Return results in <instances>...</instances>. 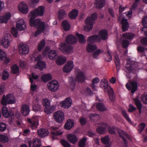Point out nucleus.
Returning <instances> with one entry per match:
<instances>
[{
  "instance_id": "obj_12",
  "label": "nucleus",
  "mask_w": 147,
  "mask_h": 147,
  "mask_svg": "<svg viewBox=\"0 0 147 147\" xmlns=\"http://www.w3.org/2000/svg\"><path fill=\"white\" fill-rule=\"evenodd\" d=\"M73 48L71 46L63 42L60 45L59 49L64 53H69L70 52Z\"/></svg>"
},
{
  "instance_id": "obj_38",
  "label": "nucleus",
  "mask_w": 147,
  "mask_h": 147,
  "mask_svg": "<svg viewBox=\"0 0 147 147\" xmlns=\"http://www.w3.org/2000/svg\"><path fill=\"white\" fill-rule=\"evenodd\" d=\"M78 14V11L76 9H74L69 13V16L71 19H75Z\"/></svg>"
},
{
  "instance_id": "obj_6",
  "label": "nucleus",
  "mask_w": 147,
  "mask_h": 147,
  "mask_svg": "<svg viewBox=\"0 0 147 147\" xmlns=\"http://www.w3.org/2000/svg\"><path fill=\"white\" fill-rule=\"evenodd\" d=\"M47 86L51 92H55L58 90L59 84L57 81L53 80L47 84Z\"/></svg>"
},
{
  "instance_id": "obj_44",
  "label": "nucleus",
  "mask_w": 147,
  "mask_h": 147,
  "mask_svg": "<svg viewBox=\"0 0 147 147\" xmlns=\"http://www.w3.org/2000/svg\"><path fill=\"white\" fill-rule=\"evenodd\" d=\"M96 107L98 110L100 111H103L107 110V109L105 105L102 103H97L96 105Z\"/></svg>"
},
{
  "instance_id": "obj_13",
  "label": "nucleus",
  "mask_w": 147,
  "mask_h": 147,
  "mask_svg": "<svg viewBox=\"0 0 147 147\" xmlns=\"http://www.w3.org/2000/svg\"><path fill=\"white\" fill-rule=\"evenodd\" d=\"M45 24L44 22H42L40 18H37V34L44 32Z\"/></svg>"
},
{
  "instance_id": "obj_30",
  "label": "nucleus",
  "mask_w": 147,
  "mask_h": 147,
  "mask_svg": "<svg viewBox=\"0 0 147 147\" xmlns=\"http://www.w3.org/2000/svg\"><path fill=\"white\" fill-rule=\"evenodd\" d=\"M74 126V122L73 120L68 119L65 123L64 128L66 129H70Z\"/></svg>"
},
{
  "instance_id": "obj_27",
  "label": "nucleus",
  "mask_w": 147,
  "mask_h": 147,
  "mask_svg": "<svg viewBox=\"0 0 147 147\" xmlns=\"http://www.w3.org/2000/svg\"><path fill=\"white\" fill-rule=\"evenodd\" d=\"M67 138L68 141L71 143L75 144L78 141V139L75 135L73 134H69L67 135Z\"/></svg>"
},
{
  "instance_id": "obj_46",
  "label": "nucleus",
  "mask_w": 147,
  "mask_h": 147,
  "mask_svg": "<svg viewBox=\"0 0 147 147\" xmlns=\"http://www.w3.org/2000/svg\"><path fill=\"white\" fill-rule=\"evenodd\" d=\"M134 100L138 109L139 110V113L140 114L141 112V109L142 108L141 103L137 98L134 99Z\"/></svg>"
},
{
  "instance_id": "obj_21",
  "label": "nucleus",
  "mask_w": 147,
  "mask_h": 147,
  "mask_svg": "<svg viewBox=\"0 0 147 147\" xmlns=\"http://www.w3.org/2000/svg\"><path fill=\"white\" fill-rule=\"evenodd\" d=\"M99 36L100 37L101 40H105L107 39L108 37V33L107 31L103 29L100 30L98 33Z\"/></svg>"
},
{
  "instance_id": "obj_60",
  "label": "nucleus",
  "mask_w": 147,
  "mask_h": 147,
  "mask_svg": "<svg viewBox=\"0 0 147 147\" xmlns=\"http://www.w3.org/2000/svg\"><path fill=\"white\" fill-rule=\"evenodd\" d=\"M109 136H105L101 139L102 142L104 144H107L109 143Z\"/></svg>"
},
{
  "instance_id": "obj_36",
  "label": "nucleus",
  "mask_w": 147,
  "mask_h": 147,
  "mask_svg": "<svg viewBox=\"0 0 147 147\" xmlns=\"http://www.w3.org/2000/svg\"><path fill=\"white\" fill-rule=\"evenodd\" d=\"M58 18L60 20H61L64 18L66 16V14L65 11L63 9H59L58 11Z\"/></svg>"
},
{
  "instance_id": "obj_45",
  "label": "nucleus",
  "mask_w": 147,
  "mask_h": 147,
  "mask_svg": "<svg viewBox=\"0 0 147 147\" xmlns=\"http://www.w3.org/2000/svg\"><path fill=\"white\" fill-rule=\"evenodd\" d=\"M76 36L78 37L79 42L83 44L86 42V40L84 36L82 34H79L78 33L76 34Z\"/></svg>"
},
{
  "instance_id": "obj_3",
  "label": "nucleus",
  "mask_w": 147,
  "mask_h": 147,
  "mask_svg": "<svg viewBox=\"0 0 147 147\" xmlns=\"http://www.w3.org/2000/svg\"><path fill=\"white\" fill-rule=\"evenodd\" d=\"M16 102V99L13 95L11 94H8L6 96L3 95L2 97L1 103L3 105L7 104H13Z\"/></svg>"
},
{
  "instance_id": "obj_54",
  "label": "nucleus",
  "mask_w": 147,
  "mask_h": 147,
  "mask_svg": "<svg viewBox=\"0 0 147 147\" xmlns=\"http://www.w3.org/2000/svg\"><path fill=\"white\" fill-rule=\"evenodd\" d=\"M60 142L64 147H71V145L66 140L62 139Z\"/></svg>"
},
{
  "instance_id": "obj_28",
  "label": "nucleus",
  "mask_w": 147,
  "mask_h": 147,
  "mask_svg": "<svg viewBox=\"0 0 147 147\" xmlns=\"http://www.w3.org/2000/svg\"><path fill=\"white\" fill-rule=\"evenodd\" d=\"M49 133V131L47 129H40L37 131V134L41 138H43L47 136Z\"/></svg>"
},
{
  "instance_id": "obj_52",
  "label": "nucleus",
  "mask_w": 147,
  "mask_h": 147,
  "mask_svg": "<svg viewBox=\"0 0 147 147\" xmlns=\"http://www.w3.org/2000/svg\"><path fill=\"white\" fill-rule=\"evenodd\" d=\"M9 73L7 71L5 70H4L2 73V79L4 80H5L9 77Z\"/></svg>"
},
{
  "instance_id": "obj_37",
  "label": "nucleus",
  "mask_w": 147,
  "mask_h": 147,
  "mask_svg": "<svg viewBox=\"0 0 147 147\" xmlns=\"http://www.w3.org/2000/svg\"><path fill=\"white\" fill-rule=\"evenodd\" d=\"M45 11V7L40 6L37 7V16H43Z\"/></svg>"
},
{
  "instance_id": "obj_62",
  "label": "nucleus",
  "mask_w": 147,
  "mask_h": 147,
  "mask_svg": "<svg viewBox=\"0 0 147 147\" xmlns=\"http://www.w3.org/2000/svg\"><path fill=\"white\" fill-rule=\"evenodd\" d=\"M29 79L30 80V82L31 84H32L33 83V80H35L37 79V75L34 76V73H32L31 75H29Z\"/></svg>"
},
{
  "instance_id": "obj_49",
  "label": "nucleus",
  "mask_w": 147,
  "mask_h": 147,
  "mask_svg": "<svg viewBox=\"0 0 147 147\" xmlns=\"http://www.w3.org/2000/svg\"><path fill=\"white\" fill-rule=\"evenodd\" d=\"M45 45V42L44 40H42L38 45V51H40Z\"/></svg>"
},
{
  "instance_id": "obj_47",
  "label": "nucleus",
  "mask_w": 147,
  "mask_h": 147,
  "mask_svg": "<svg viewBox=\"0 0 147 147\" xmlns=\"http://www.w3.org/2000/svg\"><path fill=\"white\" fill-rule=\"evenodd\" d=\"M56 56V52L55 50H51L48 53V56L50 59H54Z\"/></svg>"
},
{
  "instance_id": "obj_16",
  "label": "nucleus",
  "mask_w": 147,
  "mask_h": 147,
  "mask_svg": "<svg viewBox=\"0 0 147 147\" xmlns=\"http://www.w3.org/2000/svg\"><path fill=\"white\" fill-rule=\"evenodd\" d=\"M16 27L20 31L24 30L26 28V24L23 20L20 19L17 21Z\"/></svg>"
},
{
  "instance_id": "obj_34",
  "label": "nucleus",
  "mask_w": 147,
  "mask_h": 147,
  "mask_svg": "<svg viewBox=\"0 0 147 147\" xmlns=\"http://www.w3.org/2000/svg\"><path fill=\"white\" fill-rule=\"evenodd\" d=\"M135 36V34L133 33L126 32L122 34V36L123 38L129 40L133 39Z\"/></svg>"
},
{
  "instance_id": "obj_43",
  "label": "nucleus",
  "mask_w": 147,
  "mask_h": 147,
  "mask_svg": "<svg viewBox=\"0 0 147 147\" xmlns=\"http://www.w3.org/2000/svg\"><path fill=\"white\" fill-rule=\"evenodd\" d=\"M42 81L45 82H46L47 81L52 79L51 75L49 74L43 75L41 78Z\"/></svg>"
},
{
  "instance_id": "obj_15",
  "label": "nucleus",
  "mask_w": 147,
  "mask_h": 147,
  "mask_svg": "<svg viewBox=\"0 0 147 147\" xmlns=\"http://www.w3.org/2000/svg\"><path fill=\"white\" fill-rule=\"evenodd\" d=\"M125 14L123 13V19L121 21V23L122 24L121 29L123 32H125L127 30L129 27V24L127 21V20L125 19L124 17V14Z\"/></svg>"
},
{
  "instance_id": "obj_29",
  "label": "nucleus",
  "mask_w": 147,
  "mask_h": 147,
  "mask_svg": "<svg viewBox=\"0 0 147 147\" xmlns=\"http://www.w3.org/2000/svg\"><path fill=\"white\" fill-rule=\"evenodd\" d=\"M66 58L65 57L59 56L57 57L56 61V63L59 65L63 64L67 61Z\"/></svg>"
},
{
  "instance_id": "obj_41",
  "label": "nucleus",
  "mask_w": 147,
  "mask_h": 147,
  "mask_svg": "<svg viewBox=\"0 0 147 147\" xmlns=\"http://www.w3.org/2000/svg\"><path fill=\"white\" fill-rule=\"evenodd\" d=\"M62 26L65 31H67L70 29V25L67 20H64L62 22Z\"/></svg>"
},
{
  "instance_id": "obj_22",
  "label": "nucleus",
  "mask_w": 147,
  "mask_h": 147,
  "mask_svg": "<svg viewBox=\"0 0 147 147\" xmlns=\"http://www.w3.org/2000/svg\"><path fill=\"white\" fill-rule=\"evenodd\" d=\"M30 110L28 106L26 104L23 105L22 106L21 112L24 116H26L28 115Z\"/></svg>"
},
{
  "instance_id": "obj_8",
  "label": "nucleus",
  "mask_w": 147,
  "mask_h": 147,
  "mask_svg": "<svg viewBox=\"0 0 147 147\" xmlns=\"http://www.w3.org/2000/svg\"><path fill=\"white\" fill-rule=\"evenodd\" d=\"M2 114L3 116L6 118H10L11 119H13L14 117V115L11 110H8L7 108L5 107L2 108Z\"/></svg>"
},
{
  "instance_id": "obj_61",
  "label": "nucleus",
  "mask_w": 147,
  "mask_h": 147,
  "mask_svg": "<svg viewBox=\"0 0 147 147\" xmlns=\"http://www.w3.org/2000/svg\"><path fill=\"white\" fill-rule=\"evenodd\" d=\"M6 56V54L5 53L0 49V59L1 60L5 59Z\"/></svg>"
},
{
  "instance_id": "obj_51",
  "label": "nucleus",
  "mask_w": 147,
  "mask_h": 147,
  "mask_svg": "<svg viewBox=\"0 0 147 147\" xmlns=\"http://www.w3.org/2000/svg\"><path fill=\"white\" fill-rule=\"evenodd\" d=\"M27 121L31 124V127L32 129H34L37 128V125L35 122L33 121L30 118L27 119Z\"/></svg>"
},
{
  "instance_id": "obj_7",
  "label": "nucleus",
  "mask_w": 147,
  "mask_h": 147,
  "mask_svg": "<svg viewBox=\"0 0 147 147\" xmlns=\"http://www.w3.org/2000/svg\"><path fill=\"white\" fill-rule=\"evenodd\" d=\"M53 117L55 121L59 123L62 122L64 119V114L61 111H58L53 113Z\"/></svg>"
},
{
  "instance_id": "obj_10",
  "label": "nucleus",
  "mask_w": 147,
  "mask_h": 147,
  "mask_svg": "<svg viewBox=\"0 0 147 147\" xmlns=\"http://www.w3.org/2000/svg\"><path fill=\"white\" fill-rule=\"evenodd\" d=\"M18 49L20 54L22 55L27 54L29 51L28 46L22 43L18 45Z\"/></svg>"
},
{
  "instance_id": "obj_64",
  "label": "nucleus",
  "mask_w": 147,
  "mask_h": 147,
  "mask_svg": "<svg viewBox=\"0 0 147 147\" xmlns=\"http://www.w3.org/2000/svg\"><path fill=\"white\" fill-rule=\"evenodd\" d=\"M141 99L143 103L147 104V93H146L142 95Z\"/></svg>"
},
{
  "instance_id": "obj_33",
  "label": "nucleus",
  "mask_w": 147,
  "mask_h": 147,
  "mask_svg": "<svg viewBox=\"0 0 147 147\" xmlns=\"http://www.w3.org/2000/svg\"><path fill=\"white\" fill-rule=\"evenodd\" d=\"M114 61L117 70V71H118L120 69V63L119 56L117 54L115 55Z\"/></svg>"
},
{
  "instance_id": "obj_53",
  "label": "nucleus",
  "mask_w": 147,
  "mask_h": 147,
  "mask_svg": "<svg viewBox=\"0 0 147 147\" xmlns=\"http://www.w3.org/2000/svg\"><path fill=\"white\" fill-rule=\"evenodd\" d=\"M42 103L45 108L49 107L50 105V101L48 99L45 98L43 100Z\"/></svg>"
},
{
  "instance_id": "obj_1",
  "label": "nucleus",
  "mask_w": 147,
  "mask_h": 147,
  "mask_svg": "<svg viewBox=\"0 0 147 147\" xmlns=\"http://www.w3.org/2000/svg\"><path fill=\"white\" fill-rule=\"evenodd\" d=\"M85 77L82 71H78L75 79H74L72 78L70 79L71 83L70 85L71 90H74L75 87L76 82H78V83H82L85 81Z\"/></svg>"
},
{
  "instance_id": "obj_2",
  "label": "nucleus",
  "mask_w": 147,
  "mask_h": 147,
  "mask_svg": "<svg viewBox=\"0 0 147 147\" xmlns=\"http://www.w3.org/2000/svg\"><path fill=\"white\" fill-rule=\"evenodd\" d=\"M98 17L96 13H94L91 15L90 16L87 17L85 20L86 26H84V30L86 31H89L91 30L93 28V24Z\"/></svg>"
},
{
  "instance_id": "obj_26",
  "label": "nucleus",
  "mask_w": 147,
  "mask_h": 147,
  "mask_svg": "<svg viewBox=\"0 0 147 147\" xmlns=\"http://www.w3.org/2000/svg\"><path fill=\"white\" fill-rule=\"evenodd\" d=\"M11 72L13 74L18 76L20 74V70L18 66L16 64H14L11 67Z\"/></svg>"
},
{
  "instance_id": "obj_40",
  "label": "nucleus",
  "mask_w": 147,
  "mask_h": 147,
  "mask_svg": "<svg viewBox=\"0 0 147 147\" xmlns=\"http://www.w3.org/2000/svg\"><path fill=\"white\" fill-rule=\"evenodd\" d=\"M109 90L107 92L109 94V99L111 101H113L115 99V97L114 95V92L113 89L111 87H109Z\"/></svg>"
},
{
  "instance_id": "obj_48",
  "label": "nucleus",
  "mask_w": 147,
  "mask_h": 147,
  "mask_svg": "<svg viewBox=\"0 0 147 147\" xmlns=\"http://www.w3.org/2000/svg\"><path fill=\"white\" fill-rule=\"evenodd\" d=\"M9 139L8 137L3 134H0V142L6 143L8 142Z\"/></svg>"
},
{
  "instance_id": "obj_32",
  "label": "nucleus",
  "mask_w": 147,
  "mask_h": 147,
  "mask_svg": "<svg viewBox=\"0 0 147 147\" xmlns=\"http://www.w3.org/2000/svg\"><path fill=\"white\" fill-rule=\"evenodd\" d=\"M97 49L96 46L95 45H93L90 43L88 44L87 50L89 53H92Z\"/></svg>"
},
{
  "instance_id": "obj_11",
  "label": "nucleus",
  "mask_w": 147,
  "mask_h": 147,
  "mask_svg": "<svg viewBox=\"0 0 147 147\" xmlns=\"http://www.w3.org/2000/svg\"><path fill=\"white\" fill-rule=\"evenodd\" d=\"M117 131L120 137L122 138L125 145V147H127L126 140L125 138L123 136H125L129 140H130L131 138L129 135L124 130L120 129L118 128L117 129Z\"/></svg>"
},
{
  "instance_id": "obj_56",
  "label": "nucleus",
  "mask_w": 147,
  "mask_h": 147,
  "mask_svg": "<svg viewBox=\"0 0 147 147\" xmlns=\"http://www.w3.org/2000/svg\"><path fill=\"white\" fill-rule=\"evenodd\" d=\"M117 127L114 126L112 127H109L108 130L110 134H115V130L116 129L117 130Z\"/></svg>"
},
{
  "instance_id": "obj_42",
  "label": "nucleus",
  "mask_w": 147,
  "mask_h": 147,
  "mask_svg": "<svg viewBox=\"0 0 147 147\" xmlns=\"http://www.w3.org/2000/svg\"><path fill=\"white\" fill-rule=\"evenodd\" d=\"M100 87L104 89L108 88V90H109V87L108 86V82L106 81L105 79L102 80L100 82Z\"/></svg>"
},
{
  "instance_id": "obj_50",
  "label": "nucleus",
  "mask_w": 147,
  "mask_h": 147,
  "mask_svg": "<svg viewBox=\"0 0 147 147\" xmlns=\"http://www.w3.org/2000/svg\"><path fill=\"white\" fill-rule=\"evenodd\" d=\"M103 51L102 50L98 49L94 51L93 54V57L94 59H96L100 53H102Z\"/></svg>"
},
{
  "instance_id": "obj_17",
  "label": "nucleus",
  "mask_w": 147,
  "mask_h": 147,
  "mask_svg": "<svg viewBox=\"0 0 147 147\" xmlns=\"http://www.w3.org/2000/svg\"><path fill=\"white\" fill-rule=\"evenodd\" d=\"M73 62L72 61H67L63 68V71L66 73L70 72L73 67Z\"/></svg>"
},
{
  "instance_id": "obj_35",
  "label": "nucleus",
  "mask_w": 147,
  "mask_h": 147,
  "mask_svg": "<svg viewBox=\"0 0 147 147\" xmlns=\"http://www.w3.org/2000/svg\"><path fill=\"white\" fill-rule=\"evenodd\" d=\"M96 8L98 9H100L103 7L105 3V0H96Z\"/></svg>"
},
{
  "instance_id": "obj_55",
  "label": "nucleus",
  "mask_w": 147,
  "mask_h": 147,
  "mask_svg": "<svg viewBox=\"0 0 147 147\" xmlns=\"http://www.w3.org/2000/svg\"><path fill=\"white\" fill-rule=\"evenodd\" d=\"M51 134L53 135L52 136V137L53 140L57 138L56 137V136L61 135L62 134V132L59 131H52L51 132Z\"/></svg>"
},
{
  "instance_id": "obj_24",
  "label": "nucleus",
  "mask_w": 147,
  "mask_h": 147,
  "mask_svg": "<svg viewBox=\"0 0 147 147\" xmlns=\"http://www.w3.org/2000/svg\"><path fill=\"white\" fill-rule=\"evenodd\" d=\"M101 126H100L97 128L96 129V131L98 133L100 134H105L107 132L106 128L108 126V125L106 124L103 123Z\"/></svg>"
},
{
  "instance_id": "obj_4",
  "label": "nucleus",
  "mask_w": 147,
  "mask_h": 147,
  "mask_svg": "<svg viewBox=\"0 0 147 147\" xmlns=\"http://www.w3.org/2000/svg\"><path fill=\"white\" fill-rule=\"evenodd\" d=\"M137 65V63L136 62L129 59L125 65L126 70L125 71L127 73L132 72L136 69Z\"/></svg>"
},
{
  "instance_id": "obj_31",
  "label": "nucleus",
  "mask_w": 147,
  "mask_h": 147,
  "mask_svg": "<svg viewBox=\"0 0 147 147\" xmlns=\"http://www.w3.org/2000/svg\"><path fill=\"white\" fill-rule=\"evenodd\" d=\"M46 68V64L44 61L40 60L37 62V69L40 71L43 70Z\"/></svg>"
},
{
  "instance_id": "obj_57",
  "label": "nucleus",
  "mask_w": 147,
  "mask_h": 147,
  "mask_svg": "<svg viewBox=\"0 0 147 147\" xmlns=\"http://www.w3.org/2000/svg\"><path fill=\"white\" fill-rule=\"evenodd\" d=\"M89 117L91 120L96 121L98 119V116L97 114H91L89 115Z\"/></svg>"
},
{
  "instance_id": "obj_20",
  "label": "nucleus",
  "mask_w": 147,
  "mask_h": 147,
  "mask_svg": "<svg viewBox=\"0 0 147 147\" xmlns=\"http://www.w3.org/2000/svg\"><path fill=\"white\" fill-rule=\"evenodd\" d=\"M65 40L68 44L73 45L76 42L77 38L72 35H69L66 36Z\"/></svg>"
},
{
  "instance_id": "obj_9",
  "label": "nucleus",
  "mask_w": 147,
  "mask_h": 147,
  "mask_svg": "<svg viewBox=\"0 0 147 147\" xmlns=\"http://www.w3.org/2000/svg\"><path fill=\"white\" fill-rule=\"evenodd\" d=\"M127 88L129 90H131V92L133 93L137 90L138 84L137 81H133L130 82L126 85Z\"/></svg>"
},
{
  "instance_id": "obj_63",
  "label": "nucleus",
  "mask_w": 147,
  "mask_h": 147,
  "mask_svg": "<svg viewBox=\"0 0 147 147\" xmlns=\"http://www.w3.org/2000/svg\"><path fill=\"white\" fill-rule=\"evenodd\" d=\"M129 44V41L125 39H123L122 41V45L123 47L126 49L128 46Z\"/></svg>"
},
{
  "instance_id": "obj_59",
  "label": "nucleus",
  "mask_w": 147,
  "mask_h": 147,
  "mask_svg": "<svg viewBox=\"0 0 147 147\" xmlns=\"http://www.w3.org/2000/svg\"><path fill=\"white\" fill-rule=\"evenodd\" d=\"M86 139L85 138H83L79 142V147H84L85 145V142Z\"/></svg>"
},
{
  "instance_id": "obj_39",
  "label": "nucleus",
  "mask_w": 147,
  "mask_h": 147,
  "mask_svg": "<svg viewBox=\"0 0 147 147\" xmlns=\"http://www.w3.org/2000/svg\"><path fill=\"white\" fill-rule=\"evenodd\" d=\"M55 110V107L54 106L49 107L45 109V112L47 115H49L53 112Z\"/></svg>"
},
{
  "instance_id": "obj_23",
  "label": "nucleus",
  "mask_w": 147,
  "mask_h": 147,
  "mask_svg": "<svg viewBox=\"0 0 147 147\" xmlns=\"http://www.w3.org/2000/svg\"><path fill=\"white\" fill-rule=\"evenodd\" d=\"M10 37L5 36L1 41V45L4 48H7L9 46L11 41Z\"/></svg>"
},
{
  "instance_id": "obj_58",
  "label": "nucleus",
  "mask_w": 147,
  "mask_h": 147,
  "mask_svg": "<svg viewBox=\"0 0 147 147\" xmlns=\"http://www.w3.org/2000/svg\"><path fill=\"white\" fill-rule=\"evenodd\" d=\"M121 113L123 115L127 121L130 123H131V120L128 117L126 112L124 110H122L121 111Z\"/></svg>"
},
{
  "instance_id": "obj_14",
  "label": "nucleus",
  "mask_w": 147,
  "mask_h": 147,
  "mask_svg": "<svg viewBox=\"0 0 147 147\" xmlns=\"http://www.w3.org/2000/svg\"><path fill=\"white\" fill-rule=\"evenodd\" d=\"M18 8L20 11L23 13L26 14L28 12V7L26 3L22 2L18 6Z\"/></svg>"
},
{
  "instance_id": "obj_18",
  "label": "nucleus",
  "mask_w": 147,
  "mask_h": 147,
  "mask_svg": "<svg viewBox=\"0 0 147 147\" xmlns=\"http://www.w3.org/2000/svg\"><path fill=\"white\" fill-rule=\"evenodd\" d=\"M72 100L70 98H67L66 99L60 103V106L65 108H68L71 105Z\"/></svg>"
},
{
  "instance_id": "obj_25",
  "label": "nucleus",
  "mask_w": 147,
  "mask_h": 147,
  "mask_svg": "<svg viewBox=\"0 0 147 147\" xmlns=\"http://www.w3.org/2000/svg\"><path fill=\"white\" fill-rule=\"evenodd\" d=\"M11 17L10 13H8L3 16H0V23H7Z\"/></svg>"
},
{
  "instance_id": "obj_5",
  "label": "nucleus",
  "mask_w": 147,
  "mask_h": 147,
  "mask_svg": "<svg viewBox=\"0 0 147 147\" xmlns=\"http://www.w3.org/2000/svg\"><path fill=\"white\" fill-rule=\"evenodd\" d=\"M29 16L31 18L29 20V23L30 26L37 28V19H35L37 17V9L34 11H32L29 13Z\"/></svg>"
},
{
  "instance_id": "obj_19",
  "label": "nucleus",
  "mask_w": 147,
  "mask_h": 147,
  "mask_svg": "<svg viewBox=\"0 0 147 147\" xmlns=\"http://www.w3.org/2000/svg\"><path fill=\"white\" fill-rule=\"evenodd\" d=\"M101 39L99 36L97 35H94L89 37L87 39V41L89 42V43L94 42H100Z\"/></svg>"
}]
</instances>
